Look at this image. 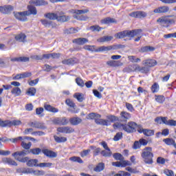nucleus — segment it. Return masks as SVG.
<instances>
[{"mask_svg":"<svg viewBox=\"0 0 176 176\" xmlns=\"http://www.w3.org/2000/svg\"><path fill=\"white\" fill-rule=\"evenodd\" d=\"M42 153L47 156V157H57V153L49 149H43Z\"/></svg>","mask_w":176,"mask_h":176,"instance_id":"a211bd4d","label":"nucleus"},{"mask_svg":"<svg viewBox=\"0 0 176 176\" xmlns=\"http://www.w3.org/2000/svg\"><path fill=\"white\" fill-rule=\"evenodd\" d=\"M153 50H155V47L151 46H145L142 47L140 52H141V53H146V52H153Z\"/></svg>","mask_w":176,"mask_h":176,"instance_id":"e433bc0d","label":"nucleus"},{"mask_svg":"<svg viewBox=\"0 0 176 176\" xmlns=\"http://www.w3.org/2000/svg\"><path fill=\"white\" fill-rule=\"evenodd\" d=\"M138 133H142L146 137H152V135H155V131L152 129H144L143 128L138 129Z\"/></svg>","mask_w":176,"mask_h":176,"instance_id":"9b49d317","label":"nucleus"},{"mask_svg":"<svg viewBox=\"0 0 176 176\" xmlns=\"http://www.w3.org/2000/svg\"><path fill=\"white\" fill-rule=\"evenodd\" d=\"M28 11H24L23 12H15L14 17H16L19 21H27V16L30 14L36 15L37 11L36 8L30 6H28Z\"/></svg>","mask_w":176,"mask_h":176,"instance_id":"f03ea898","label":"nucleus"},{"mask_svg":"<svg viewBox=\"0 0 176 176\" xmlns=\"http://www.w3.org/2000/svg\"><path fill=\"white\" fill-rule=\"evenodd\" d=\"M101 155L104 157H111L112 156V152H111V149L103 150L101 151Z\"/></svg>","mask_w":176,"mask_h":176,"instance_id":"c03bdc74","label":"nucleus"},{"mask_svg":"<svg viewBox=\"0 0 176 176\" xmlns=\"http://www.w3.org/2000/svg\"><path fill=\"white\" fill-rule=\"evenodd\" d=\"M32 144L29 142L28 143H25V142L23 141L21 142V146L24 148V149H30L31 148Z\"/></svg>","mask_w":176,"mask_h":176,"instance_id":"5fc2aeb1","label":"nucleus"},{"mask_svg":"<svg viewBox=\"0 0 176 176\" xmlns=\"http://www.w3.org/2000/svg\"><path fill=\"white\" fill-rule=\"evenodd\" d=\"M113 129L115 130H124L126 133H134L137 131L138 127L140 128L137 123L134 122H129L128 124H122L120 122H116L113 124Z\"/></svg>","mask_w":176,"mask_h":176,"instance_id":"f257e3e1","label":"nucleus"},{"mask_svg":"<svg viewBox=\"0 0 176 176\" xmlns=\"http://www.w3.org/2000/svg\"><path fill=\"white\" fill-rule=\"evenodd\" d=\"M32 153V155H41V153H42V149H41L40 148H32L30 150L29 153Z\"/></svg>","mask_w":176,"mask_h":176,"instance_id":"79ce46f5","label":"nucleus"},{"mask_svg":"<svg viewBox=\"0 0 176 176\" xmlns=\"http://www.w3.org/2000/svg\"><path fill=\"white\" fill-rule=\"evenodd\" d=\"M32 3L33 5H35L36 6H45L46 5H48L47 1L45 0H32Z\"/></svg>","mask_w":176,"mask_h":176,"instance_id":"a878e982","label":"nucleus"},{"mask_svg":"<svg viewBox=\"0 0 176 176\" xmlns=\"http://www.w3.org/2000/svg\"><path fill=\"white\" fill-rule=\"evenodd\" d=\"M45 17L50 20H57L58 15L54 13H47L45 14Z\"/></svg>","mask_w":176,"mask_h":176,"instance_id":"a19ab883","label":"nucleus"},{"mask_svg":"<svg viewBox=\"0 0 176 176\" xmlns=\"http://www.w3.org/2000/svg\"><path fill=\"white\" fill-rule=\"evenodd\" d=\"M65 102L67 105H68V107H70V108H75L76 107L75 103H74V102L71 100V99H67Z\"/></svg>","mask_w":176,"mask_h":176,"instance_id":"052dcab7","label":"nucleus"},{"mask_svg":"<svg viewBox=\"0 0 176 176\" xmlns=\"http://www.w3.org/2000/svg\"><path fill=\"white\" fill-rule=\"evenodd\" d=\"M8 126L10 127V126H20L21 124V121L20 120H13V121H9Z\"/></svg>","mask_w":176,"mask_h":176,"instance_id":"864d4df0","label":"nucleus"},{"mask_svg":"<svg viewBox=\"0 0 176 176\" xmlns=\"http://www.w3.org/2000/svg\"><path fill=\"white\" fill-rule=\"evenodd\" d=\"M2 162L5 164H9V166H17V162L10 157H3L2 158Z\"/></svg>","mask_w":176,"mask_h":176,"instance_id":"aec40b11","label":"nucleus"},{"mask_svg":"<svg viewBox=\"0 0 176 176\" xmlns=\"http://www.w3.org/2000/svg\"><path fill=\"white\" fill-rule=\"evenodd\" d=\"M63 64H65L66 65H72L76 63V58H69V59H65L62 61Z\"/></svg>","mask_w":176,"mask_h":176,"instance_id":"72a5a7b5","label":"nucleus"},{"mask_svg":"<svg viewBox=\"0 0 176 176\" xmlns=\"http://www.w3.org/2000/svg\"><path fill=\"white\" fill-rule=\"evenodd\" d=\"M123 138V133L122 132H118L113 138V141H119Z\"/></svg>","mask_w":176,"mask_h":176,"instance_id":"6e6d98bb","label":"nucleus"},{"mask_svg":"<svg viewBox=\"0 0 176 176\" xmlns=\"http://www.w3.org/2000/svg\"><path fill=\"white\" fill-rule=\"evenodd\" d=\"M30 152H27L25 151H17L12 154V156L14 157L16 160H18V162H21V163H26V162H28V157H25V155H28Z\"/></svg>","mask_w":176,"mask_h":176,"instance_id":"423d86ee","label":"nucleus"},{"mask_svg":"<svg viewBox=\"0 0 176 176\" xmlns=\"http://www.w3.org/2000/svg\"><path fill=\"white\" fill-rule=\"evenodd\" d=\"M74 98H76V100L79 102H82L84 100L83 98V94H80V93H76L74 94Z\"/></svg>","mask_w":176,"mask_h":176,"instance_id":"49530a36","label":"nucleus"},{"mask_svg":"<svg viewBox=\"0 0 176 176\" xmlns=\"http://www.w3.org/2000/svg\"><path fill=\"white\" fill-rule=\"evenodd\" d=\"M142 65L148 68H152V67L157 65V62L154 59H146L142 61Z\"/></svg>","mask_w":176,"mask_h":176,"instance_id":"f8f14e48","label":"nucleus"},{"mask_svg":"<svg viewBox=\"0 0 176 176\" xmlns=\"http://www.w3.org/2000/svg\"><path fill=\"white\" fill-rule=\"evenodd\" d=\"M21 140L23 141V137H18L14 139H8L7 138H0V142H8V141H11L12 142H17V141H19Z\"/></svg>","mask_w":176,"mask_h":176,"instance_id":"393cba45","label":"nucleus"},{"mask_svg":"<svg viewBox=\"0 0 176 176\" xmlns=\"http://www.w3.org/2000/svg\"><path fill=\"white\" fill-rule=\"evenodd\" d=\"M142 157L144 158V161L146 164H152V163H153V161L152 160V157H153V153H152V148H145L142 153Z\"/></svg>","mask_w":176,"mask_h":176,"instance_id":"20e7f679","label":"nucleus"},{"mask_svg":"<svg viewBox=\"0 0 176 176\" xmlns=\"http://www.w3.org/2000/svg\"><path fill=\"white\" fill-rule=\"evenodd\" d=\"M113 156L116 160H123V155L119 153H114Z\"/></svg>","mask_w":176,"mask_h":176,"instance_id":"680f3d73","label":"nucleus"},{"mask_svg":"<svg viewBox=\"0 0 176 176\" xmlns=\"http://www.w3.org/2000/svg\"><path fill=\"white\" fill-rule=\"evenodd\" d=\"M73 42L74 43H77V45H85V43H87V42H89V40L85 38H79L74 39Z\"/></svg>","mask_w":176,"mask_h":176,"instance_id":"c756f323","label":"nucleus"},{"mask_svg":"<svg viewBox=\"0 0 176 176\" xmlns=\"http://www.w3.org/2000/svg\"><path fill=\"white\" fill-rule=\"evenodd\" d=\"M26 174H33V175H45V171L34 170L31 168H26Z\"/></svg>","mask_w":176,"mask_h":176,"instance_id":"4468645a","label":"nucleus"},{"mask_svg":"<svg viewBox=\"0 0 176 176\" xmlns=\"http://www.w3.org/2000/svg\"><path fill=\"white\" fill-rule=\"evenodd\" d=\"M170 10V8L168 6H161L157 8H155L153 10L154 13H167Z\"/></svg>","mask_w":176,"mask_h":176,"instance_id":"412c9836","label":"nucleus"},{"mask_svg":"<svg viewBox=\"0 0 176 176\" xmlns=\"http://www.w3.org/2000/svg\"><path fill=\"white\" fill-rule=\"evenodd\" d=\"M41 23L43 25L46 27L47 28H50V24H52V21H47V19L41 20Z\"/></svg>","mask_w":176,"mask_h":176,"instance_id":"603ef678","label":"nucleus"},{"mask_svg":"<svg viewBox=\"0 0 176 176\" xmlns=\"http://www.w3.org/2000/svg\"><path fill=\"white\" fill-rule=\"evenodd\" d=\"M26 162H27V166H28V167H39V164H38L37 159L30 160V158H28V160Z\"/></svg>","mask_w":176,"mask_h":176,"instance_id":"4be33fe9","label":"nucleus"},{"mask_svg":"<svg viewBox=\"0 0 176 176\" xmlns=\"http://www.w3.org/2000/svg\"><path fill=\"white\" fill-rule=\"evenodd\" d=\"M90 151H91L90 149L84 150L82 152L80 153L81 157H85L87 156V155L90 153Z\"/></svg>","mask_w":176,"mask_h":176,"instance_id":"774afa93","label":"nucleus"},{"mask_svg":"<svg viewBox=\"0 0 176 176\" xmlns=\"http://www.w3.org/2000/svg\"><path fill=\"white\" fill-rule=\"evenodd\" d=\"M54 138L56 142H65L67 141V138L65 137H58V136H54Z\"/></svg>","mask_w":176,"mask_h":176,"instance_id":"09e8293b","label":"nucleus"},{"mask_svg":"<svg viewBox=\"0 0 176 176\" xmlns=\"http://www.w3.org/2000/svg\"><path fill=\"white\" fill-rule=\"evenodd\" d=\"M129 16L135 19H145L148 16V14L144 11H136L130 13Z\"/></svg>","mask_w":176,"mask_h":176,"instance_id":"1a4fd4ad","label":"nucleus"},{"mask_svg":"<svg viewBox=\"0 0 176 176\" xmlns=\"http://www.w3.org/2000/svg\"><path fill=\"white\" fill-rule=\"evenodd\" d=\"M32 75L31 72H25L16 76H12V80H19V79H24L25 78H30Z\"/></svg>","mask_w":176,"mask_h":176,"instance_id":"ddd939ff","label":"nucleus"},{"mask_svg":"<svg viewBox=\"0 0 176 176\" xmlns=\"http://www.w3.org/2000/svg\"><path fill=\"white\" fill-rule=\"evenodd\" d=\"M112 23H117V21L115 20V19L111 18V17L104 18L100 20L101 24L107 25V24H112Z\"/></svg>","mask_w":176,"mask_h":176,"instance_id":"bb28decb","label":"nucleus"},{"mask_svg":"<svg viewBox=\"0 0 176 176\" xmlns=\"http://www.w3.org/2000/svg\"><path fill=\"white\" fill-rule=\"evenodd\" d=\"M76 82L78 85V86H80V87H83L85 86V82H83V80L80 78H76Z\"/></svg>","mask_w":176,"mask_h":176,"instance_id":"4d7b16f0","label":"nucleus"},{"mask_svg":"<svg viewBox=\"0 0 176 176\" xmlns=\"http://www.w3.org/2000/svg\"><path fill=\"white\" fill-rule=\"evenodd\" d=\"M28 124L30 127H35V129H41L42 130L46 129L43 123L38 121L30 122Z\"/></svg>","mask_w":176,"mask_h":176,"instance_id":"dca6fc26","label":"nucleus"},{"mask_svg":"<svg viewBox=\"0 0 176 176\" xmlns=\"http://www.w3.org/2000/svg\"><path fill=\"white\" fill-rule=\"evenodd\" d=\"M83 49L88 50L89 52L98 53V48L96 47V45H85Z\"/></svg>","mask_w":176,"mask_h":176,"instance_id":"473e14b6","label":"nucleus"},{"mask_svg":"<svg viewBox=\"0 0 176 176\" xmlns=\"http://www.w3.org/2000/svg\"><path fill=\"white\" fill-rule=\"evenodd\" d=\"M102 30V28L100 27L99 25H93L90 27L91 31H97L98 32H100Z\"/></svg>","mask_w":176,"mask_h":176,"instance_id":"bf43d9fd","label":"nucleus"},{"mask_svg":"<svg viewBox=\"0 0 176 176\" xmlns=\"http://www.w3.org/2000/svg\"><path fill=\"white\" fill-rule=\"evenodd\" d=\"M44 109H45V111H47L48 112H52V113H57V112H58V109L52 107L47 103H45Z\"/></svg>","mask_w":176,"mask_h":176,"instance_id":"6ab92c4d","label":"nucleus"},{"mask_svg":"<svg viewBox=\"0 0 176 176\" xmlns=\"http://www.w3.org/2000/svg\"><path fill=\"white\" fill-rule=\"evenodd\" d=\"M155 101L159 104H163L164 102L165 98L163 95H155Z\"/></svg>","mask_w":176,"mask_h":176,"instance_id":"58836bf2","label":"nucleus"},{"mask_svg":"<svg viewBox=\"0 0 176 176\" xmlns=\"http://www.w3.org/2000/svg\"><path fill=\"white\" fill-rule=\"evenodd\" d=\"M101 118V115L97 113H91L88 115V119H94L95 122L96 119H100Z\"/></svg>","mask_w":176,"mask_h":176,"instance_id":"ea45409f","label":"nucleus"},{"mask_svg":"<svg viewBox=\"0 0 176 176\" xmlns=\"http://www.w3.org/2000/svg\"><path fill=\"white\" fill-rule=\"evenodd\" d=\"M141 32V29H138L135 30H125L122 31L118 33H116L114 36L116 38V39H123V38H126V36H128V38H134V36L137 35H140V33Z\"/></svg>","mask_w":176,"mask_h":176,"instance_id":"7ed1b4c3","label":"nucleus"},{"mask_svg":"<svg viewBox=\"0 0 176 176\" xmlns=\"http://www.w3.org/2000/svg\"><path fill=\"white\" fill-rule=\"evenodd\" d=\"M96 124H101L102 126H108L109 124V120L101 119L100 118L96 120Z\"/></svg>","mask_w":176,"mask_h":176,"instance_id":"7c9ffc66","label":"nucleus"},{"mask_svg":"<svg viewBox=\"0 0 176 176\" xmlns=\"http://www.w3.org/2000/svg\"><path fill=\"white\" fill-rule=\"evenodd\" d=\"M36 93V89L34 87L30 88L26 92L28 96H35Z\"/></svg>","mask_w":176,"mask_h":176,"instance_id":"3c124183","label":"nucleus"},{"mask_svg":"<svg viewBox=\"0 0 176 176\" xmlns=\"http://www.w3.org/2000/svg\"><path fill=\"white\" fill-rule=\"evenodd\" d=\"M105 168V164L102 162L98 164V165L94 168V171L96 173H101Z\"/></svg>","mask_w":176,"mask_h":176,"instance_id":"c85d7f7f","label":"nucleus"},{"mask_svg":"<svg viewBox=\"0 0 176 176\" xmlns=\"http://www.w3.org/2000/svg\"><path fill=\"white\" fill-rule=\"evenodd\" d=\"M120 116L122 120H124V122L126 120H129L130 118H131V115L126 111H122L120 113Z\"/></svg>","mask_w":176,"mask_h":176,"instance_id":"c9c22d12","label":"nucleus"},{"mask_svg":"<svg viewBox=\"0 0 176 176\" xmlns=\"http://www.w3.org/2000/svg\"><path fill=\"white\" fill-rule=\"evenodd\" d=\"M164 174H166L167 176H174V171L169 169H165L164 170Z\"/></svg>","mask_w":176,"mask_h":176,"instance_id":"338daca9","label":"nucleus"},{"mask_svg":"<svg viewBox=\"0 0 176 176\" xmlns=\"http://www.w3.org/2000/svg\"><path fill=\"white\" fill-rule=\"evenodd\" d=\"M43 113V107H39L36 109V115H38V116H43L42 115Z\"/></svg>","mask_w":176,"mask_h":176,"instance_id":"0e129e2a","label":"nucleus"},{"mask_svg":"<svg viewBox=\"0 0 176 176\" xmlns=\"http://www.w3.org/2000/svg\"><path fill=\"white\" fill-rule=\"evenodd\" d=\"M128 59L131 63H141V58H137L135 56H129Z\"/></svg>","mask_w":176,"mask_h":176,"instance_id":"37998d69","label":"nucleus"},{"mask_svg":"<svg viewBox=\"0 0 176 176\" xmlns=\"http://www.w3.org/2000/svg\"><path fill=\"white\" fill-rule=\"evenodd\" d=\"M10 122H9V120L3 121L0 119V126L1 127H8L9 126Z\"/></svg>","mask_w":176,"mask_h":176,"instance_id":"13d9d810","label":"nucleus"},{"mask_svg":"<svg viewBox=\"0 0 176 176\" xmlns=\"http://www.w3.org/2000/svg\"><path fill=\"white\" fill-rule=\"evenodd\" d=\"M25 38H27V36L24 34H19L15 36L16 41L19 42H25Z\"/></svg>","mask_w":176,"mask_h":176,"instance_id":"4c0bfd02","label":"nucleus"},{"mask_svg":"<svg viewBox=\"0 0 176 176\" xmlns=\"http://www.w3.org/2000/svg\"><path fill=\"white\" fill-rule=\"evenodd\" d=\"M51 166H53V164L50 163V162H43V163H40L38 164V167H50Z\"/></svg>","mask_w":176,"mask_h":176,"instance_id":"e2e57ef3","label":"nucleus"},{"mask_svg":"<svg viewBox=\"0 0 176 176\" xmlns=\"http://www.w3.org/2000/svg\"><path fill=\"white\" fill-rule=\"evenodd\" d=\"M69 160H71L72 162L80 163V164H82L83 163V160H82V158H80V157L74 156V157H70Z\"/></svg>","mask_w":176,"mask_h":176,"instance_id":"de8ad7c7","label":"nucleus"},{"mask_svg":"<svg viewBox=\"0 0 176 176\" xmlns=\"http://www.w3.org/2000/svg\"><path fill=\"white\" fill-rule=\"evenodd\" d=\"M68 124V120L65 117L60 118V125L61 126H66Z\"/></svg>","mask_w":176,"mask_h":176,"instance_id":"69168bd1","label":"nucleus"},{"mask_svg":"<svg viewBox=\"0 0 176 176\" xmlns=\"http://www.w3.org/2000/svg\"><path fill=\"white\" fill-rule=\"evenodd\" d=\"M131 71L135 72H140V74H148L149 72V67L146 66L141 67L140 65H133L131 66Z\"/></svg>","mask_w":176,"mask_h":176,"instance_id":"0eeeda50","label":"nucleus"},{"mask_svg":"<svg viewBox=\"0 0 176 176\" xmlns=\"http://www.w3.org/2000/svg\"><path fill=\"white\" fill-rule=\"evenodd\" d=\"M57 131L58 133H63V134H71V133L75 131V129L71 126H60L57 129Z\"/></svg>","mask_w":176,"mask_h":176,"instance_id":"9d476101","label":"nucleus"},{"mask_svg":"<svg viewBox=\"0 0 176 176\" xmlns=\"http://www.w3.org/2000/svg\"><path fill=\"white\" fill-rule=\"evenodd\" d=\"M73 13L74 14V19H76L77 20H80V21H86V20L89 19V17L85 16V15H80V14H85L86 13H89V10H73Z\"/></svg>","mask_w":176,"mask_h":176,"instance_id":"39448f33","label":"nucleus"},{"mask_svg":"<svg viewBox=\"0 0 176 176\" xmlns=\"http://www.w3.org/2000/svg\"><path fill=\"white\" fill-rule=\"evenodd\" d=\"M14 8L12 6H1L0 7V12L1 13H3V14H8L10 13V12H12Z\"/></svg>","mask_w":176,"mask_h":176,"instance_id":"f3484780","label":"nucleus"},{"mask_svg":"<svg viewBox=\"0 0 176 176\" xmlns=\"http://www.w3.org/2000/svg\"><path fill=\"white\" fill-rule=\"evenodd\" d=\"M159 84L155 82L151 87V91L152 93H157V91H159Z\"/></svg>","mask_w":176,"mask_h":176,"instance_id":"8fccbe9b","label":"nucleus"},{"mask_svg":"<svg viewBox=\"0 0 176 176\" xmlns=\"http://www.w3.org/2000/svg\"><path fill=\"white\" fill-rule=\"evenodd\" d=\"M56 20L61 23H65V21H68L69 20V16L65 15L58 16V15Z\"/></svg>","mask_w":176,"mask_h":176,"instance_id":"a18cd8bd","label":"nucleus"},{"mask_svg":"<svg viewBox=\"0 0 176 176\" xmlns=\"http://www.w3.org/2000/svg\"><path fill=\"white\" fill-rule=\"evenodd\" d=\"M157 23H159L162 27H168V25L174 23V21L168 16H162L157 20Z\"/></svg>","mask_w":176,"mask_h":176,"instance_id":"6e6552de","label":"nucleus"},{"mask_svg":"<svg viewBox=\"0 0 176 176\" xmlns=\"http://www.w3.org/2000/svg\"><path fill=\"white\" fill-rule=\"evenodd\" d=\"M130 162L126 160H120V162H112V166L114 167H126V166H130Z\"/></svg>","mask_w":176,"mask_h":176,"instance_id":"2eb2a0df","label":"nucleus"},{"mask_svg":"<svg viewBox=\"0 0 176 176\" xmlns=\"http://www.w3.org/2000/svg\"><path fill=\"white\" fill-rule=\"evenodd\" d=\"M111 50H113L112 45H109V46H101L98 47V53L101 52H109Z\"/></svg>","mask_w":176,"mask_h":176,"instance_id":"2f4dec72","label":"nucleus"},{"mask_svg":"<svg viewBox=\"0 0 176 176\" xmlns=\"http://www.w3.org/2000/svg\"><path fill=\"white\" fill-rule=\"evenodd\" d=\"M163 141L166 145H169V146L173 145L174 148H175L176 143L175 140L171 138H166V139H164Z\"/></svg>","mask_w":176,"mask_h":176,"instance_id":"f704fd0d","label":"nucleus"},{"mask_svg":"<svg viewBox=\"0 0 176 176\" xmlns=\"http://www.w3.org/2000/svg\"><path fill=\"white\" fill-rule=\"evenodd\" d=\"M69 122L73 126H78V124L82 123V119L78 117H74L69 119Z\"/></svg>","mask_w":176,"mask_h":176,"instance_id":"cd10ccee","label":"nucleus"},{"mask_svg":"<svg viewBox=\"0 0 176 176\" xmlns=\"http://www.w3.org/2000/svg\"><path fill=\"white\" fill-rule=\"evenodd\" d=\"M11 94L14 96V97H19L21 96V89L20 87H14L11 89Z\"/></svg>","mask_w":176,"mask_h":176,"instance_id":"5701e85b","label":"nucleus"},{"mask_svg":"<svg viewBox=\"0 0 176 176\" xmlns=\"http://www.w3.org/2000/svg\"><path fill=\"white\" fill-rule=\"evenodd\" d=\"M113 39V36H104L99 38L97 41L100 43H104L105 42H111Z\"/></svg>","mask_w":176,"mask_h":176,"instance_id":"b1692460","label":"nucleus"}]
</instances>
